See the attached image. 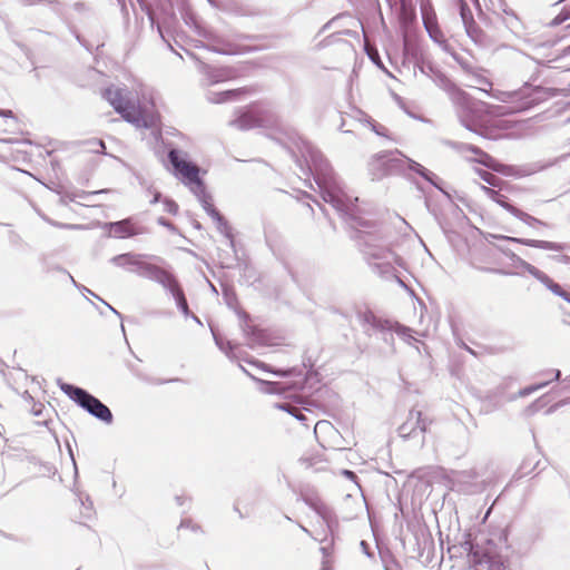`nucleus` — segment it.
<instances>
[{"label":"nucleus","instance_id":"nucleus-1","mask_svg":"<svg viewBox=\"0 0 570 570\" xmlns=\"http://www.w3.org/2000/svg\"><path fill=\"white\" fill-rule=\"evenodd\" d=\"M296 147L308 171L313 175L323 200L330 204L343 217L350 218L352 227H367V222L357 216L355 203H357L358 198L352 197L345 190L343 183L335 175L320 150L303 138H299Z\"/></svg>","mask_w":570,"mask_h":570},{"label":"nucleus","instance_id":"nucleus-2","mask_svg":"<svg viewBox=\"0 0 570 570\" xmlns=\"http://www.w3.org/2000/svg\"><path fill=\"white\" fill-rule=\"evenodd\" d=\"M168 159L174 167L175 175L183 179L189 186L193 194L200 202L204 210L215 222L219 233L227 237L233 243L230 228L225 218L213 206L212 198L206 194L205 185L199 178V168L197 165L188 161L185 154L178 149H171L168 153Z\"/></svg>","mask_w":570,"mask_h":570},{"label":"nucleus","instance_id":"nucleus-3","mask_svg":"<svg viewBox=\"0 0 570 570\" xmlns=\"http://www.w3.org/2000/svg\"><path fill=\"white\" fill-rule=\"evenodd\" d=\"M104 97L126 121L137 128L154 129L156 127L157 115L151 100L138 101L136 105L125 95L124 89L117 87L107 88Z\"/></svg>","mask_w":570,"mask_h":570},{"label":"nucleus","instance_id":"nucleus-4","mask_svg":"<svg viewBox=\"0 0 570 570\" xmlns=\"http://www.w3.org/2000/svg\"><path fill=\"white\" fill-rule=\"evenodd\" d=\"M363 253L372 271L383 278H395L405 287L404 282L396 274V266L403 267V258L393 249L384 245L373 235L363 238Z\"/></svg>","mask_w":570,"mask_h":570},{"label":"nucleus","instance_id":"nucleus-5","mask_svg":"<svg viewBox=\"0 0 570 570\" xmlns=\"http://www.w3.org/2000/svg\"><path fill=\"white\" fill-rule=\"evenodd\" d=\"M60 390L69 396L80 407L86 410L90 415L100 420L106 424L112 423V413L107 405H105L99 399L91 395L86 390L61 382H58Z\"/></svg>","mask_w":570,"mask_h":570},{"label":"nucleus","instance_id":"nucleus-6","mask_svg":"<svg viewBox=\"0 0 570 570\" xmlns=\"http://www.w3.org/2000/svg\"><path fill=\"white\" fill-rule=\"evenodd\" d=\"M420 71L433 79L436 86L441 87L446 91L453 90L454 99L462 104V111L460 112V121L461 124L469 130L475 131L473 120L469 119L465 115V111L471 110V101L466 98L465 94L459 89L454 88V85L450 82V80L439 71H435L431 65H422L420 66Z\"/></svg>","mask_w":570,"mask_h":570},{"label":"nucleus","instance_id":"nucleus-7","mask_svg":"<svg viewBox=\"0 0 570 570\" xmlns=\"http://www.w3.org/2000/svg\"><path fill=\"white\" fill-rule=\"evenodd\" d=\"M518 266L523 271L532 275L535 279H538L542 285H544L550 292L554 295L563 298L564 303L560 306L563 312L564 318L563 321L570 324V293L564 291L558 283H556L552 278H550L546 273L531 265L530 263L519 258Z\"/></svg>","mask_w":570,"mask_h":570},{"label":"nucleus","instance_id":"nucleus-8","mask_svg":"<svg viewBox=\"0 0 570 570\" xmlns=\"http://www.w3.org/2000/svg\"><path fill=\"white\" fill-rule=\"evenodd\" d=\"M472 570H507L505 560L498 554L489 541L488 547H476L470 556Z\"/></svg>","mask_w":570,"mask_h":570},{"label":"nucleus","instance_id":"nucleus-9","mask_svg":"<svg viewBox=\"0 0 570 570\" xmlns=\"http://www.w3.org/2000/svg\"><path fill=\"white\" fill-rule=\"evenodd\" d=\"M451 148L458 150L459 153L471 151L478 157L472 159V161L479 163L487 168H490L497 173L508 175L510 173V167L503 164H500L495 158L490 156L489 154L481 150L479 147L458 141H446L445 142Z\"/></svg>","mask_w":570,"mask_h":570},{"label":"nucleus","instance_id":"nucleus-10","mask_svg":"<svg viewBox=\"0 0 570 570\" xmlns=\"http://www.w3.org/2000/svg\"><path fill=\"white\" fill-rule=\"evenodd\" d=\"M140 276L157 282L168 292L178 285L177 279L171 273L148 262L141 266Z\"/></svg>","mask_w":570,"mask_h":570},{"label":"nucleus","instance_id":"nucleus-11","mask_svg":"<svg viewBox=\"0 0 570 570\" xmlns=\"http://www.w3.org/2000/svg\"><path fill=\"white\" fill-rule=\"evenodd\" d=\"M539 91H540V88L537 87V88L532 89L531 95H525L524 91H500V90L490 91L488 95H490L492 98H494L499 101H502V102H512L519 98H523L524 101L518 107V109L527 110V109L531 108L538 101V98L532 97V96L538 94Z\"/></svg>","mask_w":570,"mask_h":570},{"label":"nucleus","instance_id":"nucleus-12","mask_svg":"<svg viewBox=\"0 0 570 570\" xmlns=\"http://www.w3.org/2000/svg\"><path fill=\"white\" fill-rule=\"evenodd\" d=\"M396 155L401 156L404 159V161H406L409 169L417 173L424 179H430L431 177H435V174H433L432 171L424 168L421 164L405 157L401 151H397V150L395 153L379 154L371 165L373 166L376 163H382L383 165H389L394 161H399V158L395 157Z\"/></svg>","mask_w":570,"mask_h":570},{"label":"nucleus","instance_id":"nucleus-13","mask_svg":"<svg viewBox=\"0 0 570 570\" xmlns=\"http://www.w3.org/2000/svg\"><path fill=\"white\" fill-rule=\"evenodd\" d=\"M396 155L401 156L404 159V161H406L409 169L417 173L424 179H430L431 177H435V174H433L432 171L424 168L421 164L405 157L401 151H397V150L395 153L379 154L371 165L373 166L376 163H382L383 165H389L394 161H399V158L395 157Z\"/></svg>","mask_w":570,"mask_h":570},{"label":"nucleus","instance_id":"nucleus-14","mask_svg":"<svg viewBox=\"0 0 570 570\" xmlns=\"http://www.w3.org/2000/svg\"><path fill=\"white\" fill-rule=\"evenodd\" d=\"M426 431L422 413L416 410H411L407 420L399 428V434L403 439H410L417 434H423Z\"/></svg>","mask_w":570,"mask_h":570},{"label":"nucleus","instance_id":"nucleus-15","mask_svg":"<svg viewBox=\"0 0 570 570\" xmlns=\"http://www.w3.org/2000/svg\"><path fill=\"white\" fill-rule=\"evenodd\" d=\"M460 10V17L464 26L466 35L474 41L479 42L481 39V29L478 27L472 11L464 0H454Z\"/></svg>","mask_w":570,"mask_h":570},{"label":"nucleus","instance_id":"nucleus-16","mask_svg":"<svg viewBox=\"0 0 570 570\" xmlns=\"http://www.w3.org/2000/svg\"><path fill=\"white\" fill-rule=\"evenodd\" d=\"M358 317L366 332L371 330L375 332L392 330V321L379 317L371 311L360 313Z\"/></svg>","mask_w":570,"mask_h":570},{"label":"nucleus","instance_id":"nucleus-17","mask_svg":"<svg viewBox=\"0 0 570 570\" xmlns=\"http://www.w3.org/2000/svg\"><path fill=\"white\" fill-rule=\"evenodd\" d=\"M358 317L366 332L371 330L375 332L392 330V321L379 317L371 311L360 313Z\"/></svg>","mask_w":570,"mask_h":570},{"label":"nucleus","instance_id":"nucleus-18","mask_svg":"<svg viewBox=\"0 0 570 570\" xmlns=\"http://www.w3.org/2000/svg\"><path fill=\"white\" fill-rule=\"evenodd\" d=\"M111 263L118 267H127L130 272L140 275L141 266L146 264V261L142 259L141 255L126 253L112 257Z\"/></svg>","mask_w":570,"mask_h":570},{"label":"nucleus","instance_id":"nucleus-19","mask_svg":"<svg viewBox=\"0 0 570 570\" xmlns=\"http://www.w3.org/2000/svg\"><path fill=\"white\" fill-rule=\"evenodd\" d=\"M423 22H424V28L428 31L430 38L434 42L440 45L444 51L449 52L450 46L448 45L445 37L438 24L435 16L424 14Z\"/></svg>","mask_w":570,"mask_h":570},{"label":"nucleus","instance_id":"nucleus-20","mask_svg":"<svg viewBox=\"0 0 570 570\" xmlns=\"http://www.w3.org/2000/svg\"><path fill=\"white\" fill-rule=\"evenodd\" d=\"M230 126L240 129L249 130L262 126V119L252 110L240 112V115L230 121Z\"/></svg>","mask_w":570,"mask_h":570},{"label":"nucleus","instance_id":"nucleus-21","mask_svg":"<svg viewBox=\"0 0 570 570\" xmlns=\"http://www.w3.org/2000/svg\"><path fill=\"white\" fill-rule=\"evenodd\" d=\"M510 240L523 244L529 247L540 248L544 250H551V252H562L568 246L563 243H556V242H549V240H539V239H520V238H509Z\"/></svg>","mask_w":570,"mask_h":570},{"label":"nucleus","instance_id":"nucleus-22","mask_svg":"<svg viewBox=\"0 0 570 570\" xmlns=\"http://www.w3.org/2000/svg\"><path fill=\"white\" fill-rule=\"evenodd\" d=\"M109 235L117 238H127L136 235L129 219L106 224Z\"/></svg>","mask_w":570,"mask_h":570},{"label":"nucleus","instance_id":"nucleus-23","mask_svg":"<svg viewBox=\"0 0 570 570\" xmlns=\"http://www.w3.org/2000/svg\"><path fill=\"white\" fill-rule=\"evenodd\" d=\"M259 384V391L265 394H282L285 395L289 390L296 389V385L284 382H271L264 380H257Z\"/></svg>","mask_w":570,"mask_h":570},{"label":"nucleus","instance_id":"nucleus-24","mask_svg":"<svg viewBox=\"0 0 570 570\" xmlns=\"http://www.w3.org/2000/svg\"><path fill=\"white\" fill-rule=\"evenodd\" d=\"M200 70L207 77L209 83H217L232 77V71L228 68H214L202 63Z\"/></svg>","mask_w":570,"mask_h":570},{"label":"nucleus","instance_id":"nucleus-25","mask_svg":"<svg viewBox=\"0 0 570 570\" xmlns=\"http://www.w3.org/2000/svg\"><path fill=\"white\" fill-rule=\"evenodd\" d=\"M498 204L500 206H502L505 210H508L510 214H512L514 217L522 220L528 226H531V227H533L535 225L547 226V224L544 222L520 210L519 208L514 207L513 205H511L509 203H501L500 200H498Z\"/></svg>","mask_w":570,"mask_h":570},{"label":"nucleus","instance_id":"nucleus-26","mask_svg":"<svg viewBox=\"0 0 570 570\" xmlns=\"http://www.w3.org/2000/svg\"><path fill=\"white\" fill-rule=\"evenodd\" d=\"M275 407L289 413L297 421L302 422L305 426H308L309 420H308L307 415L303 412V410L298 409L294 404L286 403V402L285 403H276Z\"/></svg>","mask_w":570,"mask_h":570},{"label":"nucleus","instance_id":"nucleus-27","mask_svg":"<svg viewBox=\"0 0 570 570\" xmlns=\"http://www.w3.org/2000/svg\"><path fill=\"white\" fill-rule=\"evenodd\" d=\"M176 301L177 307L187 317L190 315V311L185 297V294L179 284L169 292Z\"/></svg>","mask_w":570,"mask_h":570},{"label":"nucleus","instance_id":"nucleus-28","mask_svg":"<svg viewBox=\"0 0 570 570\" xmlns=\"http://www.w3.org/2000/svg\"><path fill=\"white\" fill-rule=\"evenodd\" d=\"M109 191H110L109 189H100V190H95V191H90V193L82 191V190H80V191H72V193H67L65 195V198H67L70 202L89 200V198L92 197V196L100 195V194H106V193H109Z\"/></svg>","mask_w":570,"mask_h":570},{"label":"nucleus","instance_id":"nucleus-29","mask_svg":"<svg viewBox=\"0 0 570 570\" xmlns=\"http://www.w3.org/2000/svg\"><path fill=\"white\" fill-rule=\"evenodd\" d=\"M240 92H242L240 89L226 90V91H222V92H212V94H209L208 99L214 104H220V102L230 100L235 96H238Z\"/></svg>","mask_w":570,"mask_h":570},{"label":"nucleus","instance_id":"nucleus-30","mask_svg":"<svg viewBox=\"0 0 570 570\" xmlns=\"http://www.w3.org/2000/svg\"><path fill=\"white\" fill-rule=\"evenodd\" d=\"M386 332H395L404 341L409 342L415 338L412 336V330L399 323L392 322V330H387Z\"/></svg>","mask_w":570,"mask_h":570},{"label":"nucleus","instance_id":"nucleus-31","mask_svg":"<svg viewBox=\"0 0 570 570\" xmlns=\"http://www.w3.org/2000/svg\"><path fill=\"white\" fill-rule=\"evenodd\" d=\"M79 501L81 503V510H80L81 518L83 520H90L94 515L92 502L90 501V499L88 497H86V499H83L81 495H79Z\"/></svg>","mask_w":570,"mask_h":570},{"label":"nucleus","instance_id":"nucleus-32","mask_svg":"<svg viewBox=\"0 0 570 570\" xmlns=\"http://www.w3.org/2000/svg\"><path fill=\"white\" fill-rule=\"evenodd\" d=\"M302 498L309 507H312L322 517L323 521L327 523L324 507L320 503V501L304 493H302Z\"/></svg>","mask_w":570,"mask_h":570},{"label":"nucleus","instance_id":"nucleus-33","mask_svg":"<svg viewBox=\"0 0 570 570\" xmlns=\"http://www.w3.org/2000/svg\"><path fill=\"white\" fill-rule=\"evenodd\" d=\"M473 79L475 83L479 86V89L489 94L492 88V82L489 78L482 76L481 73H473Z\"/></svg>","mask_w":570,"mask_h":570},{"label":"nucleus","instance_id":"nucleus-34","mask_svg":"<svg viewBox=\"0 0 570 570\" xmlns=\"http://www.w3.org/2000/svg\"><path fill=\"white\" fill-rule=\"evenodd\" d=\"M68 277L70 278L71 283L77 287L79 288L80 291L85 292V293H88L90 295H92L94 297L98 298L99 301H101L112 313H115L116 315H118L120 317V314L118 311H116L111 305H109L107 302H105L104 299H101L98 295H96L94 292H91L89 288H87L86 286H82V285H79L75 279L73 277L68 274Z\"/></svg>","mask_w":570,"mask_h":570},{"label":"nucleus","instance_id":"nucleus-35","mask_svg":"<svg viewBox=\"0 0 570 570\" xmlns=\"http://www.w3.org/2000/svg\"><path fill=\"white\" fill-rule=\"evenodd\" d=\"M548 384H550V381H542V382H539L537 384L527 386V387H524V389L519 391V396L520 397H525V396L530 395L531 393L537 392V391L546 387Z\"/></svg>","mask_w":570,"mask_h":570},{"label":"nucleus","instance_id":"nucleus-36","mask_svg":"<svg viewBox=\"0 0 570 570\" xmlns=\"http://www.w3.org/2000/svg\"><path fill=\"white\" fill-rule=\"evenodd\" d=\"M87 150L92 153H104L106 149L105 142L101 139H90L86 141Z\"/></svg>","mask_w":570,"mask_h":570},{"label":"nucleus","instance_id":"nucleus-37","mask_svg":"<svg viewBox=\"0 0 570 570\" xmlns=\"http://www.w3.org/2000/svg\"><path fill=\"white\" fill-rule=\"evenodd\" d=\"M476 173L483 181L488 183L491 186H498L499 178L493 174L482 169H478Z\"/></svg>","mask_w":570,"mask_h":570},{"label":"nucleus","instance_id":"nucleus-38","mask_svg":"<svg viewBox=\"0 0 570 570\" xmlns=\"http://www.w3.org/2000/svg\"><path fill=\"white\" fill-rule=\"evenodd\" d=\"M214 338H215V342L217 344V346L219 347L220 351H223L229 358L233 357V345L230 342H223L220 338H218L215 334H214Z\"/></svg>","mask_w":570,"mask_h":570},{"label":"nucleus","instance_id":"nucleus-39","mask_svg":"<svg viewBox=\"0 0 570 570\" xmlns=\"http://www.w3.org/2000/svg\"><path fill=\"white\" fill-rule=\"evenodd\" d=\"M481 189L489 198L493 199L495 203H498V200H500L501 203H508L507 200H504V196L500 195L497 190L485 186H481Z\"/></svg>","mask_w":570,"mask_h":570},{"label":"nucleus","instance_id":"nucleus-40","mask_svg":"<svg viewBox=\"0 0 570 570\" xmlns=\"http://www.w3.org/2000/svg\"><path fill=\"white\" fill-rule=\"evenodd\" d=\"M541 375L544 377V381H560L561 380V372L557 368H550L541 373Z\"/></svg>","mask_w":570,"mask_h":570},{"label":"nucleus","instance_id":"nucleus-41","mask_svg":"<svg viewBox=\"0 0 570 570\" xmlns=\"http://www.w3.org/2000/svg\"><path fill=\"white\" fill-rule=\"evenodd\" d=\"M361 121H363L364 124L368 125L371 127V129L376 134V135H380V136H384L385 132V128L382 127V126H377L376 124H374L370 118L365 117L364 116V119H361Z\"/></svg>","mask_w":570,"mask_h":570},{"label":"nucleus","instance_id":"nucleus-42","mask_svg":"<svg viewBox=\"0 0 570 570\" xmlns=\"http://www.w3.org/2000/svg\"><path fill=\"white\" fill-rule=\"evenodd\" d=\"M164 207L165 210L171 215H176L178 213V205L174 200L165 199Z\"/></svg>","mask_w":570,"mask_h":570},{"label":"nucleus","instance_id":"nucleus-43","mask_svg":"<svg viewBox=\"0 0 570 570\" xmlns=\"http://www.w3.org/2000/svg\"><path fill=\"white\" fill-rule=\"evenodd\" d=\"M566 392H570V375L560 380V389L558 390V393L561 394Z\"/></svg>","mask_w":570,"mask_h":570},{"label":"nucleus","instance_id":"nucleus-44","mask_svg":"<svg viewBox=\"0 0 570 570\" xmlns=\"http://www.w3.org/2000/svg\"><path fill=\"white\" fill-rule=\"evenodd\" d=\"M333 429L328 421H318L314 426V432L317 433L320 430Z\"/></svg>","mask_w":570,"mask_h":570},{"label":"nucleus","instance_id":"nucleus-45","mask_svg":"<svg viewBox=\"0 0 570 570\" xmlns=\"http://www.w3.org/2000/svg\"><path fill=\"white\" fill-rule=\"evenodd\" d=\"M551 258L558 263L570 265V256H568V255L559 254V255L551 256Z\"/></svg>","mask_w":570,"mask_h":570},{"label":"nucleus","instance_id":"nucleus-46","mask_svg":"<svg viewBox=\"0 0 570 570\" xmlns=\"http://www.w3.org/2000/svg\"><path fill=\"white\" fill-rule=\"evenodd\" d=\"M320 570H333V561L331 558H323Z\"/></svg>","mask_w":570,"mask_h":570},{"label":"nucleus","instance_id":"nucleus-47","mask_svg":"<svg viewBox=\"0 0 570 570\" xmlns=\"http://www.w3.org/2000/svg\"><path fill=\"white\" fill-rule=\"evenodd\" d=\"M263 368L265 371H269L272 372L273 374H276V375H279V376H287L291 374V370H287V371H282V370H277V371H273V370H269V367L267 365H263Z\"/></svg>","mask_w":570,"mask_h":570},{"label":"nucleus","instance_id":"nucleus-48","mask_svg":"<svg viewBox=\"0 0 570 570\" xmlns=\"http://www.w3.org/2000/svg\"><path fill=\"white\" fill-rule=\"evenodd\" d=\"M567 402L566 401H560L556 404H553L552 406H550L547 411L548 414L550 413H553L554 411H557L559 407L563 406Z\"/></svg>","mask_w":570,"mask_h":570},{"label":"nucleus","instance_id":"nucleus-49","mask_svg":"<svg viewBox=\"0 0 570 570\" xmlns=\"http://www.w3.org/2000/svg\"><path fill=\"white\" fill-rule=\"evenodd\" d=\"M184 528H191L193 530H196L197 527L191 524V521L190 520H183L180 522V525H179V529H184Z\"/></svg>","mask_w":570,"mask_h":570},{"label":"nucleus","instance_id":"nucleus-50","mask_svg":"<svg viewBox=\"0 0 570 570\" xmlns=\"http://www.w3.org/2000/svg\"><path fill=\"white\" fill-rule=\"evenodd\" d=\"M429 183H431L433 186H435L439 189H442L439 183L441 179L435 175V177H431L430 179H426Z\"/></svg>","mask_w":570,"mask_h":570},{"label":"nucleus","instance_id":"nucleus-51","mask_svg":"<svg viewBox=\"0 0 570 570\" xmlns=\"http://www.w3.org/2000/svg\"><path fill=\"white\" fill-rule=\"evenodd\" d=\"M566 19H567V17H562L561 14H559V16H557V17L552 20L551 24H552V26H558V24L562 23Z\"/></svg>","mask_w":570,"mask_h":570},{"label":"nucleus","instance_id":"nucleus-52","mask_svg":"<svg viewBox=\"0 0 570 570\" xmlns=\"http://www.w3.org/2000/svg\"><path fill=\"white\" fill-rule=\"evenodd\" d=\"M1 117L13 118V112L11 110L0 109Z\"/></svg>","mask_w":570,"mask_h":570},{"label":"nucleus","instance_id":"nucleus-53","mask_svg":"<svg viewBox=\"0 0 570 570\" xmlns=\"http://www.w3.org/2000/svg\"><path fill=\"white\" fill-rule=\"evenodd\" d=\"M540 400L535 401L533 404H531L529 407H528V411L531 412V413H534L537 410H538V404H539Z\"/></svg>","mask_w":570,"mask_h":570},{"label":"nucleus","instance_id":"nucleus-54","mask_svg":"<svg viewBox=\"0 0 570 570\" xmlns=\"http://www.w3.org/2000/svg\"><path fill=\"white\" fill-rule=\"evenodd\" d=\"M341 17L337 16L335 18H333L331 21H328L324 27H323V30H326L328 29L336 20H338Z\"/></svg>","mask_w":570,"mask_h":570},{"label":"nucleus","instance_id":"nucleus-55","mask_svg":"<svg viewBox=\"0 0 570 570\" xmlns=\"http://www.w3.org/2000/svg\"><path fill=\"white\" fill-rule=\"evenodd\" d=\"M321 551H322V553H323V558H325V556H326L327 558H331V557H330V552H328V548H327V547H322V548H321Z\"/></svg>","mask_w":570,"mask_h":570},{"label":"nucleus","instance_id":"nucleus-56","mask_svg":"<svg viewBox=\"0 0 570 570\" xmlns=\"http://www.w3.org/2000/svg\"><path fill=\"white\" fill-rule=\"evenodd\" d=\"M344 474H345L347 478H350V479L355 478V474H354L352 471H348V470H345V471H344Z\"/></svg>","mask_w":570,"mask_h":570},{"label":"nucleus","instance_id":"nucleus-57","mask_svg":"<svg viewBox=\"0 0 570 570\" xmlns=\"http://www.w3.org/2000/svg\"><path fill=\"white\" fill-rule=\"evenodd\" d=\"M159 198H160V194L159 193H156L153 200H151V204H156L159 202Z\"/></svg>","mask_w":570,"mask_h":570},{"label":"nucleus","instance_id":"nucleus-58","mask_svg":"<svg viewBox=\"0 0 570 570\" xmlns=\"http://www.w3.org/2000/svg\"><path fill=\"white\" fill-rule=\"evenodd\" d=\"M567 56H570V46L567 47L566 49H563V51H562V57H567Z\"/></svg>","mask_w":570,"mask_h":570},{"label":"nucleus","instance_id":"nucleus-59","mask_svg":"<svg viewBox=\"0 0 570 570\" xmlns=\"http://www.w3.org/2000/svg\"><path fill=\"white\" fill-rule=\"evenodd\" d=\"M189 316H191L196 323L202 324L200 320L196 315L190 314Z\"/></svg>","mask_w":570,"mask_h":570},{"label":"nucleus","instance_id":"nucleus-60","mask_svg":"<svg viewBox=\"0 0 570 570\" xmlns=\"http://www.w3.org/2000/svg\"><path fill=\"white\" fill-rule=\"evenodd\" d=\"M60 227H66V228H78L79 226H76V225H59Z\"/></svg>","mask_w":570,"mask_h":570},{"label":"nucleus","instance_id":"nucleus-61","mask_svg":"<svg viewBox=\"0 0 570 570\" xmlns=\"http://www.w3.org/2000/svg\"><path fill=\"white\" fill-rule=\"evenodd\" d=\"M159 224H161V225H164V226H168V225H169V224H167V223L165 222V219H164V218H160V219H159Z\"/></svg>","mask_w":570,"mask_h":570},{"label":"nucleus","instance_id":"nucleus-62","mask_svg":"<svg viewBox=\"0 0 570 570\" xmlns=\"http://www.w3.org/2000/svg\"><path fill=\"white\" fill-rule=\"evenodd\" d=\"M301 529H302L305 533L311 534V532L308 531V529H306L305 527L301 525Z\"/></svg>","mask_w":570,"mask_h":570},{"label":"nucleus","instance_id":"nucleus-63","mask_svg":"<svg viewBox=\"0 0 570 570\" xmlns=\"http://www.w3.org/2000/svg\"><path fill=\"white\" fill-rule=\"evenodd\" d=\"M368 56H370V58H371L373 61H375V60H376V57H375V56H373L371 52H368Z\"/></svg>","mask_w":570,"mask_h":570},{"label":"nucleus","instance_id":"nucleus-64","mask_svg":"<svg viewBox=\"0 0 570 570\" xmlns=\"http://www.w3.org/2000/svg\"><path fill=\"white\" fill-rule=\"evenodd\" d=\"M368 56H370V58H371L373 61H375V60H376V57H375V56H373L371 52H368Z\"/></svg>","mask_w":570,"mask_h":570}]
</instances>
